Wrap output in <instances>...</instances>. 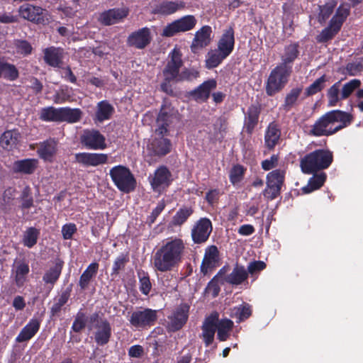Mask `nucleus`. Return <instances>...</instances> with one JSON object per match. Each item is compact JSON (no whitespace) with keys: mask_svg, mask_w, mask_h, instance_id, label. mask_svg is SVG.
I'll list each match as a JSON object with an SVG mask.
<instances>
[{"mask_svg":"<svg viewBox=\"0 0 363 363\" xmlns=\"http://www.w3.org/2000/svg\"><path fill=\"white\" fill-rule=\"evenodd\" d=\"M186 250V243L181 238L170 237L164 240L153 255L155 271L164 273L177 268L183 261Z\"/></svg>","mask_w":363,"mask_h":363,"instance_id":"nucleus-1","label":"nucleus"},{"mask_svg":"<svg viewBox=\"0 0 363 363\" xmlns=\"http://www.w3.org/2000/svg\"><path fill=\"white\" fill-rule=\"evenodd\" d=\"M353 120L351 113L332 110L318 118L311 126L308 135L314 137L330 136L350 125Z\"/></svg>","mask_w":363,"mask_h":363,"instance_id":"nucleus-2","label":"nucleus"},{"mask_svg":"<svg viewBox=\"0 0 363 363\" xmlns=\"http://www.w3.org/2000/svg\"><path fill=\"white\" fill-rule=\"evenodd\" d=\"M333 162V153L328 149H317L303 157L300 167L303 173L311 174L329 168Z\"/></svg>","mask_w":363,"mask_h":363,"instance_id":"nucleus-3","label":"nucleus"},{"mask_svg":"<svg viewBox=\"0 0 363 363\" xmlns=\"http://www.w3.org/2000/svg\"><path fill=\"white\" fill-rule=\"evenodd\" d=\"M89 328H94L93 337L95 343L98 346L107 345L112 337V328L110 322L100 315L99 313L95 312L89 317Z\"/></svg>","mask_w":363,"mask_h":363,"instance_id":"nucleus-4","label":"nucleus"},{"mask_svg":"<svg viewBox=\"0 0 363 363\" xmlns=\"http://www.w3.org/2000/svg\"><path fill=\"white\" fill-rule=\"evenodd\" d=\"M109 175L117 189L125 194L133 191L136 187V179L129 168L116 165L110 169Z\"/></svg>","mask_w":363,"mask_h":363,"instance_id":"nucleus-5","label":"nucleus"},{"mask_svg":"<svg viewBox=\"0 0 363 363\" xmlns=\"http://www.w3.org/2000/svg\"><path fill=\"white\" fill-rule=\"evenodd\" d=\"M292 70L277 65L269 73L265 82V92L268 96H274L281 91L289 82Z\"/></svg>","mask_w":363,"mask_h":363,"instance_id":"nucleus-6","label":"nucleus"},{"mask_svg":"<svg viewBox=\"0 0 363 363\" xmlns=\"http://www.w3.org/2000/svg\"><path fill=\"white\" fill-rule=\"evenodd\" d=\"M130 325L138 330H147L157 320V311L149 308H139L129 313Z\"/></svg>","mask_w":363,"mask_h":363,"instance_id":"nucleus-7","label":"nucleus"},{"mask_svg":"<svg viewBox=\"0 0 363 363\" xmlns=\"http://www.w3.org/2000/svg\"><path fill=\"white\" fill-rule=\"evenodd\" d=\"M21 18L36 24L46 25L49 23L48 11L40 6L24 4L18 8Z\"/></svg>","mask_w":363,"mask_h":363,"instance_id":"nucleus-8","label":"nucleus"},{"mask_svg":"<svg viewBox=\"0 0 363 363\" xmlns=\"http://www.w3.org/2000/svg\"><path fill=\"white\" fill-rule=\"evenodd\" d=\"M190 306L186 303L179 304L167 316L166 328L169 332H177L186 323L189 315Z\"/></svg>","mask_w":363,"mask_h":363,"instance_id":"nucleus-9","label":"nucleus"},{"mask_svg":"<svg viewBox=\"0 0 363 363\" xmlns=\"http://www.w3.org/2000/svg\"><path fill=\"white\" fill-rule=\"evenodd\" d=\"M213 231L211 220L206 217L201 218L196 220L191 229V238L195 245L206 243Z\"/></svg>","mask_w":363,"mask_h":363,"instance_id":"nucleus-10","label":"nucleus"},{"mask_svg":"<svg viewBox=\"0 0 363 363\" xmlns=\"http://www.w3.org/2000/svg\"><path fill=\"white\" fill-rule=\"evenodd\" d=\"M196 22L197 21L194 16H184L167 24L163 29L162 35L165 37H173L179 33L191 30L195 27Z\"/></svg>","mask_w":363,"mask_h":363,"instance_id":"nucleus-11","label":"nucleus"},{"mask_svg":"<svg viewBox=\"0 0 363 363\" xmlns=\"http://www.w3.org/2000/svg\"><path fill=\"white\" fill-rule=\"evenodd\" d=\"M172 142L169 139L164 137H155L147 145V157L150 158L147 162H151L155 158H161L168 155L172 150Z\"/></svg>","mask_w":363,"mask_h":363,"instance_id":"nucleus-12","label":"nucleus"},{"mask_svg":"<svg viewBox=\"0 0 363 363\" xmlns=\"http://www.w3.org/2000/svg\"><path fill=\"white\" fill-rule=\"evenodd\" d=\"M82 145L88 150H104L107 145L105 136L96 129H86L80 136Z\"/></svg>","mask_w":363,"mask_h":363,"instance_id":"nucleus-13","label":"nucleus"},{"mask_svg":"<svg viewBox=\"0 0 363 363\" xmlns=\"http://www.w3.org/2000/svg\"><path fill=\"white\" fill-rule=\"evenodd\" d=\"M152 41L151 29L148 27H143L129 34L126 40V44L130 48L143 50L150 45Z\"/></svg>","mask_w":363,"mask_h":363,"instance_id":"nucleus-14","label":"nucleus"},{"mask_svg":"<svg viewBox=\"0 0 363 363\" xmlns=\"http://www.w3.org/2000/svg\"><path fill=\"white\" fill-rule=\"evenodd\" d=\"M150 6L152 8V13L160 16H169L178 11L185 9L186 3L183 1H153Z\"/></svg>","mask_w":363,"mask_h":363,"instance_id":"nucleus-15","label":"nucleus"},{"mask_svg":"<svg viewBox=\"0 0 363 363\" xmlns=\"http://www.w3.org/2000/svg\"><path fill=\"white\" fill-rule=\"evenodd\" d=\"M242 111H244V108H242ZM261 112L262 105L258 102L252 104L246 111H243L244 122L242 130L248 135H252L257 127Z\"/></svg>","mask_w":363,"mask_h":363,"instance_id":"nucleus-16","label":"nucleus"},{"mask_svg":"<svg viewBox=\"0 0 363 363\" xmlns=\"http://www.w3.org/2000/svg\"><path fill=\"white\" fill-rule=\"evenodd\" d=\"M170 60L167 62L162 73L166 80H175L179 77V69L183 65L182 53L178 49H173L169 54Z\"/></svg>","mask_w":363,"mask_h":363,"instance_id":"nucleus-17","label":"nucleus"},{"mask_svg":"<svg viewBox=\"0 0 363 363\" xmlns=\"http://www.w3.org/2000/svg\"><path fill=\"white\" fill-rule=\"evenodd\" d=\"M220 265V252L216 245H210L205 250L200 270L204 276L211 274Z\"/></svg>","mask_w":363,"mask_h":363,"instance_id":"nucleus-18","label":"nucleus"},{"mask_svg":"<svg viewBox=\"0 0 363 363\" xmlns=\"http://www.w3.org/2000/svg\"><path fill=\"white\" fill-rule=\"evenodd\" d=\"M173 181V175L169 168L165 165H160L155 169L150 184L155 191H160L168 188Z\"/></svg>","mask_w":363,"mask_h":363,"instance_id":"nucleus-19","label":"nucleus"},{"mask_svg":"<svg viewBox=\"0 0 363 363\" xmlns=\"http://www.w3.org/2000/svg\"><path fill=\"white\" fill-rule=\"evenodd\" d=\"M218 318L219 313L217 311H213L205 318L203 322L201 337L206 347L211 345L214 340L216 328H218Z\"/></svg>","mask_w":363,"mask_h":363,"instance_id":"nucleus-20","label":"nucleus"},{"mask_svg":"<svg viewBox=\"0 0 363 363\" xmlns=\"http://www.w3.org/2000/svg\"><path fill=\"white\" fill-rule=\"evenodd\" d=\"M74 162L84 167H96L108 162L106 154L95 152H79L74 155Z\"/></svg>","mask_w":363,"mask_h":363,"instance_id":"nucleus-21","label":"nucleus"},{"mask_svg":"<svg viewBox=\"0 0 363 363\" xmlns=\"http://www.w3.org/2000/svg\"><path fill=\"white\" fill-rule=\"evenodd\" d=\"M128 15V9L114 8L101 13L98 18V21L103 26H111L119 23L126 18Z\"/></svg>","mask_w":363,"mask_h":363,"instance_id":"nucleus-22","label":"nucleus"},{"mask_svg":"<svg viewBox=\"0 0 363 363\" xmlns=\"http://www.w3.org/2000/svg\"><path fill=\"white\" fill-rule=\"evenodd\" d=\"M211 33L212 29L209 26H203L197 30L190 46L191 52L196 54L200 50L207 47L211 41Z\"/></svg>","mask_w":363,"mask_h":363,"instance_id":"nucleus-23","label":"nucleus"},{"mask_svg":"<svg viewBox=\"0 0 363 363\" xmlns=\"http://www.w3.org/2000/svg\"><path fill=\"white\" fill-rule=\"evenodd\" d=\"M64 261L57 257L52 262V265L45 270L43 276V281L49 285L50 289L58 281L64 267Z\"/></svg>","mask_w":363,"mask_h":363,"instance_id":"nucleus-24","label":"nucleus"},{"mask_svg":"<svg viewBox=\"0 0 363 363\" xmlns=\"http://www.w3.org/2000/svg\"><path fill=\"white\" fill-rule=\"evenodd\" d=\"M281 129L278 123L272 121L267 125L264 133V146L269 151L274 150L281 139Z\"/></svg>","mask_w":363,"mask_h":363,"instance_id":"nucleus-25","label":"nucleus"},{"mask_svg":"<svg viewBox=\"0 0 363 363\" xmlns=\"http://www.w3.org/2000/svg\"><path fill=\"white\" fill-rule=\"evenodd\" d=\"M235 46V30L233 26H230L224 30L218 42V50L228 57L232 53Z\"/></svg>","mask_w":363,"mask_h":363,"instance_id":"nucleus-26","label":"nucleus"},{"mask_svg":"<svg viewBox=\"0 0 363 363\" xmlns=\"http://www.w3.org/2000/svg\"><path fill=\"white\" fill-rule=\"evenodd\" d=\"M217 86V82L214 79L203 82L195 89L189 92V95L196 101H206L211 94V91Z\"/></svg>","mask_w":363,"mask_h":363,"instance_id":"nucleus-27","label":"nucleus"},{"mask_svg":"<svg viewBox=\"0 0 363 363\" xmlns=\"http://www.w3.org/2000/svg\"><path fill=\"white\" fill-rule=\"evenodd\" d=\"M21 138L18 129L5 130L0 137V146L5 150L12 151L17 147Z\"/></svg>","mask_w":363,"mask_h":363,"instance_id":"nucleus-28","label":"nucleus"},{"mask_svg":"<svg viewBox=\"0 0 363 363\" xmlns=\"http://www.w3.org/2000/svg\"><path fill=\"white\" fill-rule=\"evenodd\" d=\"M57 152V142L54 138H49L40 143L37 150L39 157L45 162H52Z\"/></svg>","mask_w":363,"mask_h":363,"instance_id":"nucleus-29","label":"nucleus"},{"mask_svg":"<svg viewBox=\"0 0 363 363\" xmlns=\"http://www.w3.org/2000/svg\"><path fill=\"white\" fill-rule=\"evenodd\" d=\"M39 161L35 158H26L16 160L13 162L12 171L13 173L22 174H33L38 167Z\"/></svg>","mask_w":363,"mask_h":363,"instance_id":"nucleus-30","label":"nucleus"},{"mask_svg":"<svg viewBox=\"0 0 363 363\" xmlns=\"http://www.w3.org/2000/svg\"><path fill=\"white\" fill-rule=\"evenodd\" d=\"M72 284H69L65 290H62L57 296L54 298V303L50 308V317H56L60 315L63 306L68 302L72 291Z\"/></svg>","mask_w":363,"mask_h":363,"instance_id":"nucleus-31","label":"nucleus"},{"mask_svg":"<svg viewBox=\"0 0 363 363\" xmlns=\"http://www.w3.org/2000/svg\"><path fill=\"white\" fill-rule=\"evenodd\" d=\"M40 327V320L35 318H31L20 331L16 337V342L21 343L30 340L38 332Z\"/></svg>","mask_w":363,"mask_h":363,"instance_id":"nucleus-32","label":"nucleus"},{"mask_svg":"<svg viewBox=\"0 0 363 363\" xmlns=\"http://www.w3.org/2000/svg\"><path fill=\"white\" fill-rule=\"evenodd\" d=\"M298 43H291L284 48V55L281 56V62L278 65L292 70V64L299 55Z\"/></svg>","mask_w":363,"mask_h":363,"instance_id":"nucleus-33","label":"nucleus"},{"mask_svg":"<svg viewBox=\"0 0 363 363\" xmlns=\"http://www.w3.org/2000/svg\"><path fill=\"white\" fill-rule=\"evenodd\" d=\"M99 268V264L96 262H93L88 265L86 269L81 274L78 283L82 291L86 290L89 286L91 282L96 277Z\"/></svg>","mask_w":363,"mask_h":363,"instance_id":"nucleus-34","label":"nucleus"},{"mask_svg":"<svg viewBox=\"0 0 363 363\" xmlns=\"http://www.w3.org/2000/svg\"><path fill=\"white\" fill-rule=\"evenodd\" d=\"M43 52V59L46 64L53 67H61L63 59L62 48L50 47L45 48Z\"/></svg>","mask_w":363,"mask_h":363,"instance_id":"nucleus-35","label":"nucleus"},{"mask_svg":"<svg viewBox=\"0 0 363 363\" xmlns=\"http://www.w3.org/2000/svg\"><path fill=\"white\" fill-rule=\"evenodd\" d=\"M248 278V272L243 266L236 264L232 272L227 275L224 281L231 285H240Z\"/></svg>","mask_w":363,"mask_h":363,"instance_id":"nucleus-36","label":"nucleus"},{"mask_svg":"<svg viewBox=\"0 0 363 363\" xmlns=\"http://www.w3.org/2000/svg\"><path fill=\"white\" fill-rule=\"evenodd\" d=\"M312 174L313 175L308 179L307 185L301 189L303 194H310L320 189L326 181L327 174L325 172H320Z\"/></svg>","mask_w":363,"mask_h":363,"instance_id":"nucleus-37","label":"nucleus"},{"mask_svg":"<svg viewBox=\"0 0 363 363\" xmlns=\"http://www.w3.org/2000/svg\"><path fill=\"white\" fill-rule=\"evenodd\" d=\"M114 113L113 106L107 101L104 100L97 104V109L94 120L95 122L101 123L109 120Z\"/></svg>","mask_w":363,"mask_h":363,"instance_id":"nucleus-38","label":"nucleus"},{"mask_svg":"<svg viewBox=\"0 0 363 363\" xmlns=\"http://www.w3.org/2000/svg\"><path fill=\"white\" fill-rule=\"evenodd\" d=\"M303 91L302 86H296L292 88L286 94L284 98L283 104L281 108L286 112H289L294 108L296 104L297 101Z\"/></svg>","mask_w":363,"mask_h":363,"instance_id":"nucleus-39","label":"nucleus"},{"mask_svg":"<svg viewBox=\"0 0 363 363\" xmlns=\"http://www.w3.org/2000/svg\"><path fill=\"white\" fill-rule=\"evenodd\" d=\"M252 314V307L247 303H242V304L235 306L233 309L232 318L236 319L238 323L244 322L247 320Z\"/></svg>","mask_w":363,"mask_h":363,"instance_id":"nucleus-40","label":"nucleus"},{"mask_svg":"<svg viewBox=\"0 0 363 363\" xmlns=\"http://www.w3.org/2000/svg\"><path fill=\"white\" fill-rule=\"evenodd\" d=\"M82 116V111L79 108L62 107L60 108V122L77 123L81 120Z\"/></svg>","mask_w":363,"mask_h":363,"instance_id":"nucleus-41","label":"nucleus"},{"mask_svg":"<svg viewBox=\"0 0 363 363\" xmlns=\"http://www.w3.org/2000/svg\"><path fill=\"white\" fill-rule=\"evenodd\" d=\"M340 30L341 28L337 26L335 23L330 21L328 26L316 36V40L320 43H325L331 40Z\"/></svg>","mask_w":363,"mask_h":363,"instance_id":"nucleus-42","label":"nucleus"},{"mask_svg":"<svg viewBox=\"0 0 363 363\" xmlns=\"http://www.w3.org/2000/svg\"><path fill=\"white\" fill-rule=\"evenodd\" d=\"M227 57V55H223V52L218 49L211 50L206 56V67L208 69L216 68Z\"/></svg>","mask_w":363,"mask_h":363,"instance_id":"nucleus-43","label":"nucleus"},{"mask_svg":"<svg viewBox=\"0 0 363 363\" xmlns=\"http://www.w3.org/2000/svg\"><path fill=\"white\" fill-rule=\"evenodd\" d=\"M233 326L234 323L230 319H218V328H216L218 339L221 342L227 340Z\"/></svg>","mask_w":363,"mask_h":363,"instance_id":"nucleus-44","label":"nucleus"},{"mask_svg":"<svg viewBox=\"0 0 363 363\" xmlns=\"http://www.w3.org/2000/svg\"><path fill=\"white\" fill-rule=\"evenodd\" d=\"M194 210L191 207H183L179 208L172 217L171 224L172 226H182L189 218L193 214Z\"/></svg>","mask_w":363,"mask_h":363,"instance_id":"nucleus-45","label":"nucleus"},{"mask_svg":"<svg viewBox=\"0 0 363 363\" xmlns=\"http://www.w3.org/2000/svg\"><path fill=\"white\" fill-rule=\"evenodd\" d=\"M139 280V290L145 296L149 295L152 288V284L147 272L140 269L137 272Z\"/></svg>","mask_w":363,"mask_h":363,"instance_id":"nucleus-46","label":"nucleus"},{"mask_svg":"<svg viewBox=\"0 0 363 363\" xmlns=\"http://www.w3.org/2000/svg\"><path fill=\"white\" fill-rule=\"evenodd\" d=\"M130 258L128 253L120 254L113 261L111 275V277H117L121 272L124 271L125 266L129 262Z\"/></svg>","mask_w":363,"mask_h":363,"instance_id":"nucleus-47","label":"nucleus"},{"mask_svg":"<svg viewBox=\"0 0 363 363\" xmlns=\"http://www.w3.org/2000/svg\"><path fill=\"white\" fill-rule=\"evenodd\" d=\"M60 108L48 106L40 110L39 118L43 121L60 122Z\"/></svg>","mask_w":363,"mask_h":363,"instance_id":"nucleus-48","label":"nucleus"},{"mask_svg":"<svg viewBox=\"0 0 363 363\" xmlns=\"http://www.w3.org/2000/svg\"><path fill=\"white\" fill-rule=\"evenodd\" d=\"M40 236V230L35 227H30L26 229L23 236V244L24 246L32 248L38 242Z\"/></svg>","mask_w":363,"mask_h":363,"instance_id":"nucleus-49","label":"nucleus"},{"mask_svg":"<svg viewBox=\"0 0 363 363\" xmlns=\"http://www.w3.org/2000/svg\"><path fill=\"white\" fill-rule=\"evenodd\" d=\"M286 172L281 169H276L269 172L266 176V182L282 189L285 182Z\"/></svg>","mask_w":363,"mask_h":363,"instance_id":"nucleus-50","label":"nucleus"},{"mask_svg":"<svg viewBox=\"0 0 363 363\" xmlns=\"http://www.w3.org/2000/svg\"><path fill=\"white\" fill-rule=\"evenodd\" d=\"M337 5V2L331 0L326 2L324 5L319 6V13L318 16V21L320 23H324L329 18L334 11Z\"/></svg>","mask_w":363,"mask_h":363,"instance_id":"nucleus-51","label":"nucleus"},{"mask_svg":"<svg viewBox=\"0 0 363 363\" xmlns=\"http://www.w3.org/2000/svg\"><path fill=\"white\" fill-rule=\"evenodd\" d=\"M247 171L246 167L240 164H237L233 166L229 173V180L233 185H238L244 179L245 172Z\"/></svg>","mask_w":363,"mask_h":363,"instance_id":"nucleus-52","label":"nucleus"},{"mask_svg":"<svg viewBox=\"0 0 363 363\" xmlns=\"http://www.w3.org/2000/svg\"><path fill=\"white\" fill-rule=\"evenodd\" d=\"M29 265L25 262L17 263L15 272V282L18 286H21L26 281V277L29 273Z\"/></svg>","mask_w":363,"mask_h":363,"instance_id":"nucleus-53","label":"nucleus"},{"mask_svg":"<svg viewBox=\"0 0 363 363\" xmlns=\"http://www.w3.org/2000/svg\"><path fill=\"white\" fill-rule=\"evenodd\" d=\"M1 77L7 81H16L19 77V71L13 64L4 61L1 70Z\"/></svg>","mask_w":363,"mask_h":363,"instance_id":"nucleus-54","label":"nucleus"},{"mask_svg":"<svg viewBox=\"0 0 363 363\" xmlns=\"http://www.w3.org/2000/svg\"><path fill=\"white\" fill-rule=\"evenodd\" d=\"M89 318L86 317V313L80 309L76 314L74 320L72 325V330L74 333L82 332L86 326Z\"/></svg>","mask_w":363,"mask_h":363,"instance_id":"nucleus-55","label":"nucleus"},{"mask_svg":"<svg viewBox=\"0 0 363 363\" xmlns=\"http://www.w3.org/2000/svg\"><path fill=\"white\" fill-rule=\"evenodd\" d=\"M326 81L327 78L325 74L317 79L313 83H312L306 89V96H311L321 91L325 87V83Z\"/></svg>","mask_w":363,"mask_h":363,"instance_id":"nucleus-56","label":"nucleus"},{"mask_svg":"<svg viewBox=\"0 0 363 363\" xmlns=\"http://www.w3.org/2000/svg\"><path fill=\"white\" fill-rule=\"evenodd\" d=\"M281 189L266 182V186L262 194L267 201H271L281 195Z\"/></svg>","mask_w":363,"mask_h":363,"instance_id":"nucleus-57","label":"nucleus"},{"mask_svg":"<svg viewBox=\"0 0 363 363\" xmlns=\"http://www.w3.org/2000/svg\"><path fill=\"white\" fill-rule=\"evenodd\" d=\"M350 15V9L340 5L336 10L335 15L330 21L335 23L337 26L342 28L344 22Z\"/></svg>","mask_w":363,"mask_h":363,"instance_id":"nucleus-58","label":"nucleus"},{"mask_svg":"<svg viewBox=\"0 0 363 363\" xmlns=\"http://www.w3.org/2000/svg\"><path fill=\"white\" fill-rule=\"evenodd\" d=\"M340 81L335 82L328 90L327 96L328 98V105L330 106H335L337 102L341 100L340 94Z\"/></svg>","mask_w":363,"mask_h":363,"instance_id":"nucleus-59","label":"nucleus"},{"mask_svg":"<svg viewBox=\"0 0 363 363\" xmlns=\"http://www.w3.org/2000/svg\"><path fill=\"white\" fill-rule=\"evenodd\" d=\"M360 85L361 82L357 79H352L344 84L340 94V99L344 100L347 99L356 89L360 86Z\"/></svg>","mask_w":363,"mask_h":363,"instance_id":"nucleus-60","label":"nucleus"},{"mask_svg":"<svg viewBox=\"0 0 363 363\" xmlns=\"http://www.w3.org/2000/svg\"><path fill=\"white\" fill-rule=\"evenodd\" d=\"M172 113L169 107H167L163 104L157 118V123H167L170 125L172 123Z\"/></svg>","mask_w":363,"mask_h":363,"instance_id":"nucleus-61","label":"nucleus"},{"mask_svg":"<svg viewBox=\"0 0 363 363\" xmlns=\"http://www.w3.org/2000/svg\"><path fill=\"white\" fill-rule=\"evenodd\" d=\"M199 77V72L194 68H185L179 74L177 81H192Z\"/></svg>","mask_w":363,"mask_h":363,"instance_id":"nucleus-62","label":"nucleus"},{"mask_svg":"<svg viewBox=\"0 0 363 363\" xmlns=\"http://www.w3.org/2000/svg\"><path fill=\"white\" fill-rule=\"evenodd\" d=\"M165 208V203L164 201H160L157 206L152 210L151 214L147 216L146 220V223L148 224L149 226H151L156 220L157 218L160 216V214L163 211Z\"/></svg>","mask_w":363,"mask_h":363,"instance_id":"nucleus-63","label":"nucleus"},{"mask_svg":"<svg viewBox=\"0 0 363 363\" xmlns=\"http://www.w3.org/2000/svg\"><path fill=\"white\" fill-rule=\"evenodd\" d=\"M21 198L22 201L21 208L23 210L29 209L33 206V198L30 195L29 187H26L23 189Z\"/></svg>","mask_w":363,"mask_h":363,"instance_id":"nucleus-64","label":"nucleus"}]
</instances>
